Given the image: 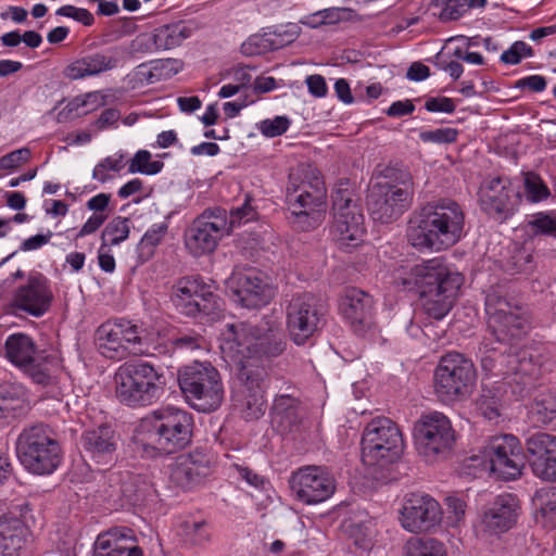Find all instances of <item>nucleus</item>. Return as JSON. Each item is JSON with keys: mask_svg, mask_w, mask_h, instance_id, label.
Returning a JSON list of instances; mask_svg holds the SVG:
<instances>
[{"mask_svg": "<svg viewBox=\"0 0 556 556\" xmlns=\"http://www.w3.org/2000/svg\"><path fill=\"white\" fill-rule=\"evenodd\" d=\"M372 309V296L358 288H348L341 296L340 312L357 334L371 326Z\"/></svg>", "mask_w": 556, "mask_h": 556, "instance_id": "obj_29", "label": "nucleus"}, {"mask_svg": "<svg viewBox=\"0 0 556 556\" xmlns=\"http://www.w3.org/2000/svg\"><path fill=\"white\" fill-rule=\"evenodd\" d=\"M160 161H151V153L147 150L138 151L130 161L129 173H141L146 175H155L163 168Z\"/></svg>", "mask_w": 556, "mask_h": 556, "instance_id": "obj_47", "label": "nucleus"}, {"mask_svg": "<svg viewBox=\"0 0 556 556\" xmlns=\"http://www.w3.org/2000/svg\"><path fill=\"white\" fill-rule=\"evenodd\" d=\"M255 217V211L250 204L249 199H245L244 203L241 206L235 207L230 210L229 219L227 218L229 231L235 227L239 226L242 223H248L253 220Z\"/></svg>", "mask_w": 556, "mask_h": 556, "instance_id": "obj_53", "label": "nucleus"}, {"mask_svg": "<svg viewBox=\"0 0 556 556\" xmlns=\"http://www.w3.org/2000/svg\"><path fill=\"white\" fill-rule=\"evenodd\" d=\"M153 65L160 81L173 77L181 68V63L176 59L154 60Z\"/></svg>", "mask_w": 556, "mask_h": 556, "instance_id": "obj_56", "label": "nucleus"}, {"mask_svg": "<svg viewBox=\"0 0 556 556\" xmlns=\"http://www.w3.org/2000/svg\"><path fill=\"white\" fill-rule=\"evenodd\" d=\"M168 225L166 223H160L153 225L150 229L146 231L143 237L141 238L140 245L142 249L149 248L153 249L157 244L161 243L164 236L167 233Z\"/></svg>", "mask_w": 556, "mask_h": 556, "instance_id": "obj_55", "label": "nucleus"}, {"mask_svg": "<svg viewBox=\"0 0 556 556\" xmlns=\"http://www.w3.org/2000/svg\"><path fill=\"white\" fill-rule=\"evenodd\" d=\"M20 463L35 475H50L61 463V446L51 428L36 424L23 429L16 440Z\"/></svg>", "mask_w": 556, "mask_h": 556, "instance_id": "obj_9", "label": "nucleus"}, {"mask_svg": "<svg viewBox=\"0 0 556 556\" xmlns=\"http://www.w3.org/2000/svg\"><path fill=\"white\" fill-rule=\"evenodd\" d=\"M414 192V180L409 170L386 167L367 195L368 212L374 220L391 223L410 207Z\"/></svg>", "mask_w": 556, "mask_h": 556, "instance_id": "obj_3", "label": "nucleus"}, {"mask_svg": "<svg viewBox=\"0 0 556 556\" xmlns=\"http://www.w3.org/2000/svg\"><path fill=\"white\" fill-rule=\"evenodd\" d=\"M414 437L419 454L427 460L447 455L455 441L451 421L439 412L422 415L415 424Z\"/></svg>", "mask_w": 556, "mask_h": 556, "instance_id": "obj_17", "label": "nucleus"}, {"mask_svg": "<svg viewBox=\"0 0 556 556\" xmlns=\"http://www.w3.org/2000/svg\"><path fill=\"white\" fill-rule=\"evenodd\" d=\"M172 301L176 308L190 317H218L222 311L220 299L200 277L180 278L172 291Z\"/></svg>", "mask_w": 556, "mask_h": 556, "instance_id": "obj_15", "label": "nucleus"}, {"mask_svg": "<svg viewBox=\"0 0 556 556\" xmlns=\"http://www.w3.org/2000/svg\"><path fill=\"white\" fill-rule=\"evenodd\" d=\"M400 513L401 526L413 533L433 529L442 518L439 502L426 493L407 494Z\"/></svg>", "mask_w": 556, "mask_h": 556, "instance_id": "obj_22", "label": "nucleus"}, {"mask_svg": "<svg viewBox=\"0 0 556 556\" xmlns=\"http://www.w3.org/2000/svg\"><path fill=\"white\" fill-rule=\"evenodd\" d=\"M7 358L26 374L33 382L49 386L53 382V369L58 358L52 354L38 352L34 340L25 333L10 334L4 343Z\"/></svg>", "mask_w": 556, "mask_h": 556, "instance_id": "obj_11", "label": "nucleus"}, {"mask_svg": "<svg viewBox=\"0 0 556 556\" xmlns=\"http://www.w3.org/2000/svg\"><path fill=\"white\" fill-rule=\"evenodd\" d=\"M480 351L484 354L481 357V367L484 372L495 377H502L504 384L511 389V393L523 396L525 392L532 388L541 376V367L535 358L527 353L520 354H500L496 357L489 355L495 352L493 340L484 337L481 342Z\"/></svg>", "mask_w": 556, "mask_h": 556, "instance_id": "obj_7", "label": "nucleus"}, {"mask_svg": "<svg viewBox=\"0 0 556 556\" xmlns=\"http://www.w3.org/2000/svg\"><path fill=\"white\" fill-rule=\"evenodd\" d=\"M290 488L299 501L311 505L328 500L336 490V483L325 468L307 466L293 472Z\"/></svg>", "mask_w": 556, "mask_h": 556, "instance_id": "obj_23", "label": "nucleus"}, {"mask_svg": "<svg viewBox=\"0 0 556 556\" xmlns=\"http://www.w3.org/2000/svg\"><path fill=\"white\" fill-rule=\"evenodd\" d=\"M526 198L531 203H538L549 198L551 191L540 175L533 172L523 174Z\"/></svg>", "mask_w": 556, "mask_h": 556, "instance_id": "obj_46", "label": "nucleus"}, {"mask_svg": "<svg viewBox=\"0 0 556 556\" xmlns=\"http://www.w3.org/2000/svg\"><path fill=\"white\" fill-rule=\"evenodd\" d=\"M502 388L483 386L475 402L477 412L492 421L500 417L502 407Z\"/></svg>", "mask_w": 556, "mask_h": 556, "instance_id": "obj_38", "label": "nucleus"}, {"mask_svg": "<svg viewBox=\"0 0 556 556\" xmlns=\"http://www.w3.org/2000/svg\"><path fill=\"white\" fill-rule=\"evenodd\" d=\"M29 403L26 390L21 383H0V419L10 421L26 416Z\"/></svg>", "mask_w": 556, "mask_h": 556, "instance_id": "obj_35", "label": "nucleus"}, {"mask_svg": "<svg viewBox=\"0 0 556 556\" xmlns=\"http://www.w3.org/2000/svg\"><path fill=\"white\" fill-rule=\"evenodd\" d=\"M519 513L520 504L516 495L500 494L484 509L481 530L490 535L504 533L517 523Z\"/></svg>", "mask_w": 556, "mask_h": 556, "instance_id": "obj_27", "label": "nucleus"}, {"mask_svg": "<svg viewBox=\"0 0 556 556\" xmlns=\"http://www.w3.org/2000/svg\"><path fill=\"white\" fill-rule=\"evenodd\" d=\"M193 418L180 408L157 409L141 425L142 441L162 454L185 448L192 437Z\"/></svg>", "mask_w": 556, "mask_h": 556, "instance_id": "obj_6", "label": "nucleus"}, {"mask_svg": "<svg viewBox=\"0 0 556 556\" xmlns=\"http://www.w3.org/2000/svg\"><path fill=\"white\" fill-rule=\"evenodd\" d=\"M437 7H441L439 18L442 22L458 20L468 7H484L485 0H470V4L466 0H433Z\"/></svg>", "mask_w": 556, "mask_h": 556, "instance_id": "obj_44", "label": "nucleus"}, {"mask_svg": "<svg viewBox=\"0 0 556 556\" xmlns=\"http://www.w3.org/2000/svg\"><path fill=\"white\" fill-rule=\"evenodd\" d=\"M533 417L541 425H549L556 421V396L547 395L538 400L532 408Z\"/></svg>", "mask_w": 556, "mask_h": 556, "instance_id": "obj_48", "label": "nucleus"}, {"mask_svg": "<svg viewBox=\"0 0 556 556\" xmlns=\"http://www.w3.org/2000/svg\"><path fill=\"white\" fill-rule=\"evenodd\" d=\"M117 59L102 52L86 54L72 61L63 71L64 77L70 80L84 79L98 76L117 66Z\"/></svg>", "mask_w": 556, "mask_h": 556, "instance_id": "obj_33", "label": "nucleus"}, {"mask_svg": "<svg viewBox=\"0 0 556 556\" xmlns=\"http://www.w3.org/2000/svg\"><path fill=\"white\" fill-rule=\"evenodd\" d=\"M30 151L27 148L14 150L0 157L1 169H13L28 161Z\"/></svg>", "mask_w": 556, "mask_h": 556, "instance_id": "obj_57", "label": "nucleus"}, {"mask_svg": "<svg viewBox=\"0 0 556 556\" xmlns=\"http://www.w3.org/2000/svg\"><path fill=\"white\" fill-rule=\"evenodd\" d=\"M547 81L545 77L541 75H531L523 77L515 83V87L518 89H529L533 92H541L545 90Z\"/></svg>", "mask_w": 556, "mask_h": 556, "instance_id": "obj_62", "label": "nucleus"}, {"mask_svg": "<svg viewBox=\"0 0 556 556\" xmlns=\"http://www.w3.org/2000/svg\"><path fill=\"white\" fill-rule=\"evenodd\" d=\"M406 556H447L443 542L433 538H415L406 544Z\"/></svg>", "mask_w": 556, "mask_h": 556, "instance_id": "obj_42", "label": "nucleus"}, {"mask_svg": "<svg viewBox=\"0 0 556 556\" xmlns=\"http://www.w3.org/2000/svg\"><path fill=\"white\" fill-rule=\"evenodd\" d=\"M402 452V434L391 419L377 417L367 424L362 435V460L374 479L388 480L389 468Z\"/></svg>", "mask_w": 556, "mask_h": 556, "instance_id": "obj_4", "label": "nucleus"}, {"mask_svg": "<svg viewBox=\"0 0 556 556\" xmlns=\"http://www.w3.org/2000/svg\"><path fill=\"white\" fill-rule=\"evenodd\" d=\"M476 379L472 362L453 352L441 357L434 371V391L444 403L460 400L469 394Z\"/></svg>", "mask_w": 556, "mask_h": 556, "instance_id": "obj_13", "label": "nucleus"}, {"mask_svg": "<svg viewBox=\"0 0 556 556\" xmlns=\"http://www.w3.org/2000/svg\"><path fill=\"white\" fill-rule=\"evenodd\" d=\"M536 506V519L542 518L545 526H553L556 522V486L542 488L534 496Z\"/></svg>", "mask_w": 556, "mask_h": 556, "instance_id": "obj_40", "label": "nucleus"}, {"mask_svg": "<svg viewBox=\"0 0 556 556\" xmlns=\"http://www.w3.org/2000/svg\"><path fill=\"white\" fill-rule=\"evenodd\" d=\"M154 50H156V43L153 34H140L129 45L130 54H144Z\"/></svg>", "mask_w": 556, "mask_h": 556, "instance_id": "obj_58", "label": "nucleus"}, {"mask_svg": "<svg viewBox=\"0 0 556 556\" xmlns=\"http://www.w3.org/2000/svg\"><path fill=\"white\" fill-rule=\"evenodd\" d=\"M56 14L61 16L72 17L83 23L85 26L92 25L94 21L93 15L87 9L76 8L73 5L61 7L60 9H58Z\"/></svg>", "mask_w": 556, "mask_h": 556, "instance_id": "obj_59", "label": "nucleus"}, {"mask_svg": "<svg viewBox=\"0 0 556 556\" xmlns=\"http://www.w3.org/2000/svg\"><path fill=\"white\" fill-rule=\"evenodd\" d=\"M533 235H548L556 239V217L546 214L538 213L532 216L528 222Z\"/></svg>", "mask_w": 556, "mask_h": 556, "instance_id": "obj_49", "label": "nucleus"}, {"mask_svg": "<svg viewBox=\"0 0 556 556\" xmlns=\"http://www.w3.org/2000/svg\"><path fill=\"white\" fill-rule=\"evenodd\" d=\"M425 108L429 112L453 113L456 109V105L451 98L433 97L426 101Z\"/></svg>", "mask_w": 556, "mask_h": 556, "instance_id": "obj_61", "label": "nucleus"}, {"mask_svg": "<svg viewBox=\"0 0 556 556\" xmlns=\"http://www.w3.org/2000/svg\"><path fill=\"white\" fill-rule=\"evenodd\" d=\"M236 294L247 308H257L266 305L271 296L270 289L255 273L248 271L236 276Z\"/></svg>", "mask_w": 556, "mask_h": 556, "instance_id": "obj_34", "label": "nucleus"}, {"mask_svg": "<svg viewBox=\"0 0 556 556\" xmlns=\"http://www.w3.org/2000/svg\"><path fill=\"white\" fill-rule=\"evenodd\" d=\"M306 85L312 96L321 98L327 94V84L321 75H309L306 78Z\"/></svg>", "mask_w": 556, "mask_h": 556, "instance_id": "obj_64", "label": "nucleus"}, {"mask_svg": "<svg viewBox=\"0 0 556 556\" xmlns=\"http://www.w3.org/2000/svg\"><path fill=\"white\" fill-rule=\"evenodd\" d=\"M172 345L180 351H194L203 349L205 340L194 331L181 332L170 340Z\"/></svg>", "mask_w": 556, "mask_h": 556, "instance_id": "obj_51", "label": "nucleus"}, {"mask_svg": "<svg viewBox=\"0 0 556 556\" xmlns=\"http://www.w3.org/2000/svg\"><path fill=\"white\" fill-rule=\"evenodd\" d=\"M533 49L525 41H515L507 50H505L500 60L505 64L516 65L521 62L523 58L533 56Z\"/></svg>", "mask_w": 556, "mask_h": 556, "instance_id": "obj_50", "label": "nucleus"}, {"mask_svg": "<svg viewBox=\"0 0 556 556\" xmlns=\"http://www.w3.org/2000/svg\"><path fill=\"white\" fill-rule=\"evenodd\" d=\"M290 126V119L287 116H276L273 119H264L260 123V131L268 138H274L285 134Z\"/></svg>", "mask_w": 556, "mask_h": 556, "instance_id": "obj_52", "label": "nucleus"}, {"mask_svg": "<svg viewBox=\"0 0 556 556\" xmlns=\"http://www.w3.org/2000/svg\"><path fill=\"white\" fill-rule=\"evenodd\" d=\"M229 233L225 210H205L188 227L185 233V244L194 256L213 252L218 241Z\"/></svg>", "mask_w": 556, "mask_h": 556, "instance_id": "obj_18", "label": "nucleus"}, {"mask_svg": "<svg viewBox=\"0 0 556 556\" xmlns=\"http://www.w3.org/2000/svg\"><path fill=\"white\" fill-rule=\"evenodd\" d=\"M458 130L455 128H439L420 132L424 142L452 143L457 139Z\"/></svg>", "mask_w": 556, "mask_h": 556, "instance_id": "obj_54", "label": "nucleus"}, {"mask_svg": "<svg viewBox=\"0 0 556 556\" xmlns=\"http://www.w3.org/2000/svg\"><path fill=\"white\" fill-rule=\"evenodd\" d=\"M464 222V212L455 201L428 203L410 220L407 240L419 251L444 250L458 242Z\"/></svg>", "mask_w": 556, "mask_h": 556, "instance_id": "obj_2", "label": "nucleus"}, {"mask_svg": "<svg viewBox=\"0 0 556 556\" xmlns=\"http://www.w3.org/2000/svg\"><path fill=\"white\" fill-rule=\"evenodd\" d=\"M27 533L24 522L13 516L0 517V556H18Z\"/></svg>", "mask_w": 556, "mask_h": 556, "instance_id": "obj_36", "label": "nucleus"}, {"mask_svg": "<svg viewBox=\"0 0 556 556\" xmlns=\"http://www.w3.org/2000/svg\"><path fill=\"white\" fill-rule=\"evenodd\" d=\"M327 308L321 299L305 292L295 294L286 308L290 340L304 345L326 325Z\"/></svg>", "mask_w": 556, "mask_h": 556, "instance_id": "obj_12", "label": "nucleus"}, {"mask_svg": "<svg viewBox=\"0 0 556 556\" xmlns=\"http://www.w3.org/2000/svg\"><path fill=\"white\" fill-rule=\"evenodd\" d=\"M271 421L282 434L300 437L308 429L305 410L296 397L288 394L277 395L274 400Z\"/></svg>", "mask_w": 556, "mask_h": 556, "instance_id": "obj_30", "label": "nucleus"}, {"mask_svg": "<svg viewBox=\"0 0 556 556\" xmlns=\"http://www.w3.org/2000/svg\"><path fill=\"white\" fill-rule=\"evenodd\" d=\"M332 231L340 244L356 245L365 233L364 215L348 189H338L332 195Z\"/></svg>", "mask_w": 556, "mask_h": 556, "instance_id": "obj_21", "label": "nucleus"}, {"mask_svg": "<svg viewBox=\"0 0 556 556\" xmlns=\"http://www.w3.org/2000/svg\"><path fill=\"white\" fill-rule=\"evenodd\" d=\"M317 182H324V180L315 168L307 166L301 170H292L289 174L286 193H298L302 190L311 192Z\"/></svg>", "mask_w": 556, "mask_h": 556, "instance_id": "obj_41", "label": "nucleus"}, {"mask_svg": "<svg viewBox=\"0 0 556 556\" xmlns=\"http://www.w3.org/2000/svg\"><path fill=\"white\" fill-rule=\"evenodd\" d=\"M454 278H458L460 288L464 282L463 275L448 268L440 258H433L415 265L405 276H399L396 285L406 290H417L420 295H425L445 290L448 281Z\"/></svg>", "mask_w": 556, "mask_h": 556, "instance_id": "obj_20", "label": "nucleus"}, {"mask_svg": "<svg viewBox=\"0 0 556 556\" xmlns=\"http://www.w3.org/2000/svg\"><path fill=\"white\" fill-rule=\"evenodd\" d=\"M519 199V192L511 188L509 181L500 177L486 182L479 194L482 211L501 223L514 214Z\"/></svg>", "mask_w": 556, "mask_h": 556, "instance_id": "obj_25", "label": "nucleus"}, {"mask_svg": "<svg viewBox=\"0 0 556 556\" xmlns=\"http://www.w3.org/2000/svg\"><path fill=\"white\" fill-rule=\"evenodd\" d=\"M472 460H481L490 470L504 480H514L521 475L522 456L517 437L501 434L491 437Z\"/></svg>", "mask_w": 556, "mask_h": 556, "instance_id": "obj_16", "label": "nucleus"}, {"mask_svg": "<svg viewBox=\"0 0 556 556\" xmlns=\"http://www.w3.org/2000/svg\"><path fill=\"white\" fill-rule=\"evenodd\" d=\"M129 219L117 216L113 218L102 232L103 245H117L129 236Z\"/></svg>", "mask_w": 556, "mask_h": 556, "instance_id": "obj_45", "label": "nucleus"}, {"mask_svg": "<svg viewBox=\"0 0 556 556\" xmlns=\"http://www.w3.org/2000/svg\"><path fill=\"white\" fill-rule=\"evenodd\" d=\"M53 301L49 280L39 273L30 274L27 281L14 290L11 306L30 316L45 315Z\"/></svg>", "mask_w": 556, "mask_h": 556, "instance_id": "obj_24", "label": "nucleus"}, {"mask_svg": "<svg viewBox=\"0 0 556 556\" xmlns=\"http://www.w3.org/2000/svg\"><path fill=\"white\" fill-rule=\"evenodd\" d=\"M179 533L191 545H203L210 540L207 522L204 520H186L179 526Z\"/></svg>", "mask_w": 556, "mask_h": 556, "instance_id": "obj_43", "label": "nucleus"}, {"mask_svg": "<svg viewBox=\"0 0 556 556\" xmlns=\"http://www.w3.org/2000/svg\"><path fill=\"white\" fill-rule=\"evenodd\" d=\"M156 50H169L181 45L190 36V29L182 23L163 25L153 33Z\"/></svg>", "mask_w": 556, "mask_h": 556, "instance_id": "obj_39", "label": "nucleus"}, {"mask_svg": "<svg viewBox=\"0 0 556 556\" xmlns=\"http://www.w3.org/2000/svg\"><path fill=\"white\" fill-rule=\"evenodd\" d=\"M533 473L546 481H556V435L534 432L525 442Z\"/></svg>", "mask_w": 556, "mask_h": 556, "instance_id": "obj_26", "label": "nucleus"}, {"mask_svg": "<svg viewBox=\"0 0 556 556\" xmlns=\"http://www.w3.org/2000/svg\"><path fill=\"white\" fill-rule=\"evenodd\" d=\"M108 213H97L92 214L87 222L83 225L77 237H85L96 232L108 219Z\"/></svg>", "mask_w": 556, "mask_h": 556, "instance_id": "obj_63", "label": "nucleus"}, {"mask_svg": "<svg viewBox=\"0 0 556 556\" xmlns=\"http://www.w3.org/2000/svg\"><path fill=\"white\" fill-rule=\"evenodd\" d=\"M93 556H142V549L130 528L115 527L98 535Z\"/></svg>", "mask_w": 556, "mask_h": 556, "instance_id": "obj_32", "label": "nucleus"}, {"mask_svg": "<svg viewBox=\"0 0 556 556\" xmlns=\"http://www.w3.org/2000/svg\"><path fill=\"white\" fill-rule=\"evenodd\" d=\"M214 456L206 447H195L178 455L169 467V480L182 491L203 485L213 472Z\"/></svg>", "mask_w": 556, "mask_h": 556, "instance_id": "obj_19", "label": "nucleus"}, {"mask_svg": "<svg viewBox=\"0 0 556 556\" xmlns=\"http://www.w3.org/2000/svg\"><path fill=\"white\" fill-rule=\"evenodd\" d=\"M489 338L497 343L506 344L519 338L526 329L527 317L513 299L492 291L485 298Z\"/></svg>", "mask_w": 556, "mask_h": 556, "instance_id": "obj_14", "label": "nucleus"}, {"mask_svg": "<svg viewBox=\"0 0 556 556\" xmlns=\"http://www.w3.org/2000/svg\"><path fill=\"white\" fill-rule=\"evenodd\" d=\"M326 197L325 182H317L311 192L286 193V201L292 215L309 219L306 226L309 228L320 220L321 213L326 211Z\"/></svg>", "mask_w": 556, "mask_h": 556, "instance_id": "obj_31", "label": "nucleus"}, {"mask_svg": "<svg viewBox=\"0 0 556 556\" xmlns=\"http://www.w3.org/2000/svg\"><path fill=\"white\" fill-rule=\"evenodd\" d=\"M96 344L99 352L111 359H122L130 353L156 355L163 352L160 345L151 351L146 331L126 319L108 320L99 326Z\"/></svg>", "mask_w": 556, "mask_h": 556, "instance_id": "obj_10", "label": "nucleus"}, {"mask_svg": "<svg viewBox=\"0 0 556 556\" xmlns=\"http://www.w3.org/2000/svg\"><path fill=\"white\" fill-rule=\"evenodd\" d=\"M447 283V288L445 290L433 292V294H425L420 295L422 299V307L425 313L434 319H442L446 314L451 311L458 288V278H454V280H450Z\"/></svg>", "mask_w": 556, "mask_h": 556, "instance_id": "obj_37", "label": "nucleus"}, {"mask_svg": "<svg viewBox=\"0 0 556 556\" xmlns=\"http://www.w3.org/2000/svg\"><path fill=\"white\" fill-rule=\"evenodd\" d=\"M178 384L194 409L208 413L224 401L225 390L219 371L208 362H193L178 370Z\"/></svg>", "mask_w": 556, "mask_h": 556, "instance_id": "obj_8", "label": "nucleus"}, {"mask_svg": "<svg viewBox=\"0 0 556 556\" xmlns=\"http://www.w3.org/2000/svg\"><path fill=\"white\" fill-rule=\"evenodd\" d=\"M134 79L141 85H151L160 81L154 72L153 61L138 65L134 72Z\"/></svg>", "mask_w": 556, "mask_h": 556, "instance_id": "obj_60", "label": "nucleus"}, {"mask_svg": "<svg viewBox=\"0 0 556 556\" xmlns=\"http://www.w3.org/2000/svg\"><path fill=\"white\" fill-rule=\"evenodd\" d=\"M222 336L223 352L228 353L238 366L241 389L236 399L237 406L247 420L258 419L266 408L265 361L285 351V336L278 327L268 323L254 325L249 321L227 324Z\"/></svg>", "mask_w": 556, "mask_h": 556, "instance_id": "obj_1", "label": "nucleus"}, {"mask_svg": "<svg viewBox=\"0 0 556 556\" xmlns=\"http://www.w3.org/2000/svg\"><path fill=\"white\" fill-rule=\"evenodd\" d=\"M118 401L129 407H146L156 403L165 391L162 370L147 362L126 363L114 377Z\"/></svg>", "mask_w": 556, "mask_h": 556, "instance_id": "obj_5", "label": "nucleus"}, {"mask_svg": "<svg viewBox=\"0 0 556 556\" xmlns=\"http://www.w3.org/2000/svg\"><path fill=\"white\" fill-rule=\"evenodd\" d=\"M80 443L85 458L92 462L93 466H110L114 463L117 439L112 427L100 425L85 430Z\"/></svg>", "mask_w": 556, "mask_h": 556, "instance_id": "obj_28", "label": "nucleus"}]
</instances>
